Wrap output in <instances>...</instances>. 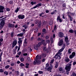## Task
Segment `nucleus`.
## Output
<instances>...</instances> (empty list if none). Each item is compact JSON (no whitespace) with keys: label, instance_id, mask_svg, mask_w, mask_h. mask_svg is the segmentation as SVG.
<instances>
[{"label":"nucleus","instance_id":"22","mask_svg":"<svg viewBox=\"0 0 76 76\" xmlns=\"http://www.w3.org/2000/svg\"><path fill=\"white\" fill-rule=\"evenodd\" d=\"M65 47H66V44H64L63 45L61 49H62L63 50L64 48H65Z\"/></svg>","mask_w":76,"mask_h":76},{"label":"nucleus","instance_id":"43","mask_svg":"<svg viewBox=\"0 0 76 76\" xmlns=\"http://www.w3.org/2000/svg\"><path fill=\"white\" fill-rule=\"evenodd\" d=\"M3 26H4L1 25V24H0V29H2V28H3Z\"/></svg>","mask_w":76,"mask_h":76},{"label":"nucleus","instance_id":"15","mask_svg":"<svg viewBox=\"0 0 76 76\" xmlns=\"http://www.w3.org/2000/svg\"><path fill=\"white\" fill-rule=\"evenodd\" d=\"M58 70L59 72H61L62 73H63L64 71L63 70V68L61 67H60L58 69Z\"/></svg>","mask_w":76,"mask_h":76},{"label":"nucleus","instance_id":"42","mask_svg":"<svg viewBox=\"0 0 76 76\" xmlns=\"http://www.w3.org/2000/svg\"><path fill=\"white\" fill-rule=\"evenodd\" d=\"M38 73L39 74H42L43 73V72L42 71H39Z\"/></svg>","mask_w":76,"mask_h":76},{"label":"nucleus","instance_id":"38","mask_svg":"<svg viewBox=\"0 0 76 76\" xmlns=\"http://www.w3.org/2000/svg\"><path fill=\"white\" fill-rule=\"evenodd\" d=\"M31 3L32 5H34V4H36V2H33V1H32L31 2Z\"/></svg>","mask_w":76,"mask_h":76},{"label":"nucleus","instance_id":"57","mask_svg":"<svg viewBox=\"0 0 76 76\" xmlns=\"http://www.w3.org/2000/svg\"><path fill=\"white\" fill-rule=\"evenodd\" d=\"M75 64H76V62L74 61L73 63V65L74 66H75Z\"/></svg>","mask_w":76,"mask_h":76},{"label":"nucleus","instance_id":"37","mask_svg":"<svg viewBox=\"0 0 76 76\" xmlns=\"http://www.w3.org/2000/svg\"><path fill=\"white\" fill-rule=\"evenodd\" d=\"M19 11V8L18 7L17 8V9L15 10V12H16V13H17L18 11Z\"/></svg>","mask_w":76,"mask_h":76},{"label":"nucleus","instance_id":"55","mask_svg":"<svg viewBox=\"0 0 76 76\" xmlns=\"http://www.w3.org/2000/svg\"><path fill=\"white\" fill-rule=\"evenodd\" d=\"M57 26H55L54 27V29L55 30H56V29H57Z\"/></svg>","mask_w":76,"mask_h":76},{"label":"nucleus","instance_id":"9","mask_svg":"<svg viewBox=\"0 0 76 76\" xmlns=\"http://www.w3.org/2000/svg\"><path fill=\"white\" fill-rule=\"evenodd\" d=\"M63 44V40H60L58 43V45H59V46H61Z\"/></svg>","mask_w":76,"mask_h":76},{"label":"nucleus","instance_id":"52","mask_svg":"<svg viewBox=\"0 0 76 76\" xmlns=\"http://www.w3.org/2000/svg\"><path fill=\"white\" fill-rule=\"evenodd\" d=\"M20 50V45H19V47L18 48L17 52H18L19 51V50Z\"/></svg>","mask_w":76,"mask_h":76},{"label":"nucleus","instance_id":"7","mask_svg":"<svg viewBox=\"0 0 76 76\" xmlns=\"http://www.w3.org/2000/svg\"><path fill=\"white\" fill-rule=\"evenodd\" d=\"M18 18L20 19H24V18H25V15H19L18 16Z\"/></svg>","mask_w":76,"mask_h":76},{"label":"nucleus","instance_id":"47","mask_svg":"<svg viewBox=\"0 0 76 76\" xmlns=\"http://www.w3.org/2000/svg\"><path fill=\"white\" fill-rule=\"evenodd\" d=\"M28 61H30V62H31V58H30V57H28Z\"/></svg>","mask_w":76,"mask_h":76},{"label":"nucleus","instance_id":"21","mask_svg":"<svg viewBox=\"0 0 76 76\" xmlns=\"http://www.w3.org/2000/svg\"><path fill=\"white\" fill-rule=\"evenodd\" d=\"M34 49L36 50H38V46L37 45L35 46Z\"/></svg>","mask_w":76,"mask_h":76},{"label":"nucleus","instance_id":"5","mask_svg":"<svg viewBox=\"0 0 76 76\" xmlns=\"http://www.w3.org/2000/svg\"><path fill=\"white\" fill-rule=\"evenodd\" d=\"M53 65H51L50 66L48 67V68H45V69L47 71H50V72H51V70H52V69H53Z\"/></svg>","mask_w":76,"mask_h":76},{"label":"nucleus","instance_id":"64","mask_svg":"<svg viewBox=\"0 0 76 76\" xmlns=\"http://www.w3.org/2000/svg\"><path fill=\"white\" fill-rule=\"evenodd\" d=\"M20 76H23V73H21Z\"/></svg>","mask_w":76,"mask_h":76},{"label":"nucleus","instance_id":"1","mask_svg":"<svg viewBox=\"0 0 76 76\" xmlns=\"http://www.w3.org/2000/svg\"><path fill=\"white\" fill-rule=\"evenodd\" d=\"M38 55L36 57V60L34 61V64L35 65V64H39L41 63V61L40 60H38Z\"/></svg>","mask_w":76,"mask_h":76},{"label":"nucleus","instance_id":"19","mask_svg":"<svg viewBox=\"0 0 76 76\" xmlns=\"http://www.w3.org/2000/svg\"><path fill=\"white\" fill-rule=\"evenodd\" d=\"M41 56L43 58L45 57H46V54L45 53H42L41 55Z\"/></svg>","mask_w":76,"mask_h":76},{"label":"nucleus","instance_id":"6","mask_svg":"<svg viewBox=\"0 0 76 76\" xmlns=\"http://www.w3.org/2000/svg\"><path fill=\"white\" fill-rule=\"evenodd\" d=\"M76 55V53L75 52H73L72 53L71 55L69 56V58H73Z\"/></svg>","mask_w":76,"mask_h":76},{"label":"nucleus","instance_id":"26","mask_svg":"<svg viewBox=\"0 0 76 76\" xmlns=\"http://www.w3.org/2000/svg\"><path fill=\"white\" fill-rule=\"evenodd\" d=\"M37 40H38V41H42V42H44V40H43V39H41L40 38H38L37 39Z\"/></svg>","mask_w":76,"mask_h":76},{"label":"nucleus","instance_id":"48","mask_svg":"<svg viewBox=\"0 0 76 76\" xmlns=\"http://www.w3.org/2000/svg\"><path fill=\"white\" fill-rule=\"evenodd\" d=\"M62 6L64 7H66V4H64Z\"/></svg>","mask_w":76,"mask_h":76},{"label":"nucleus","instance_id":"51","mask_svg":"<svg viewBox=\"0 0 76 76\" xmlns=\"http://www.w3.org/2000/svg\"><path fill=\"white\" fill-rule=\"evenodd\" d=\"M18 55L20 56V54H21V52L20 51V52H18Z\"/></svg>","mask_w":76,"mask_h":76},{"label":"nucleus","instance_id":"31","mask_svg":"<svg viewBox=\"0 0 76 76\" xmlns=\"http://www.w3.org/2000/svg\"><path fill=\"white\" fill-rule=\"evenodd\" d=\"M69 32L70 33H73V30L71 29L69 31Z\"/></svg>","mask_w":76,"mask_h":76},{"label":"nucleus","instance_id":"11","mask_svg":"<svg viewBox=\"0 0 76 76\" xmlns=\"http://www.w3.org/2000/svg\"><path fill=\"white\" fill-rule=\"evenodd\" d=\"M4 9V7L2 6H0V13L3 12V9Z\"/></svg>","mask_w":76,"mask_h":76},{"label":"nucleus","instance_id":"63","mask_svg":"<svg viewBox=\"0 0 76 76\" xmlns=\"http://www.w3.org/2000/svg\"><path fill=\"white\" fill-rule=\"evenodd\" d=\"M45 38L47 39H48V36H46L45 37Z\"/></svg>","mask_w":76,"mask_h":76},{"label":"nucleus","instance_id":"16","mask_svg":"<svg viewBox=\"0 0 76 76\" xmlns=\"http://www.w3.org/2000/svg\"><path fill=\"white\" fill-rule=\"evenodd\" d=\"M59 36L60 37H62L63 36V33L61 32H60L59 33Z\"/></svg>","mask_w":76,"mask_h":76},{"label":"nucleus","instance_id":"17","mask_svg":"<svg viewBox=\"0 0 76 76\" xmlns=\"http://www.w3.org/2000/svg\"><path fill=\"white\" fill-rule=\"evenodd\" d=\"M18 43L20 46V45L22 44V41L21 40L18 41Z\"/></svg>","mask_w":76,"mask_h":76},{"label":"nucleus","instance_id":"58","mask_svg":"<svg viewBox=\"0 0 76 76\" xmlns=\"http://www.w3.org/2000/svg\"><path fill=\"white\" fill-rule=\"evenodd\" d=\"M55 13V12L54 11H53L51 12V15H54V14Z\"/></svg>","mask_w":76,"mask_h":76},{"label":"nucleus","instance_id":"34","mask_svg":"<svg viewBox=\"0 0 76 76\" xmlns=\"http://www.w3.org/2000/svg\"><path fill=\"white\" fill-rule=\"evenodd\" d=\"M0 72L1 73H3V72H4V70H3V69H0Z\"/></svg>","mask_w":76,"mask_h":76},{"label":"nucleus","instance_id":"35","mask_svg":"<svg viewBox=\"0 0 76 76\" xmlns=\"http://www.w3.org/2000/svg\"><path fill=\"white\" fill-rule=\"evenodd\" d=\"M4 74H6V75L7 76V75H8V72L6 71H5L4 72Z\"/></svg>","mask_w":76,"mask_h":76},{"label":"nucleus","instance_id":"24","mask_svg":"<svg viewBox=\"0 0 76 76\" xmlns=\"http://www.w3.org/2000/svg\"><path fill=\"white\" fill-rule=\"evenodd\" d=\"M68 37H66L65 38V41H67L66 42L67 43V45H69V43H67V40H68Z\"/></svg>","mask_w":76,"mask_h":76},{"label":"nucleus","instance_id":"53","mask_svg":"<svg viewBox=\"0 0 76 76\" xmlns=\"http://www.w3.org/2000/svg\"><path fill=\"white\" fill-rule=\"evenodd\" d=\"M6 18V17H5L4 18H3L2 19H0V22L1 21V20H4V19H5Z\"/></svg>","mask_w":76,"mask_h":76},{"label":"nucleus","instance_id":"30","mask_svg":"<svg viewBox=\"0 0 76 76\" xmlns=\"http://www.w3.org/2000/svg\"><path fill=\"white\" fill-rule=\"evenodd\" d=\"M14 32H12L11 34V37H13V36H14Z\"/></svg>","mask_w":76,"mask_h":76},{"label":"nucleus","instance_id":"45","mask_svg":"<svg viewBox=\"0 0 76 76\" xmlns=\"http://www.w3.org/2000/svg\"><path fill=\"white\" fill-rule=\"evenodd\" d=\"M71 76H76V74L75 73H73L72 75H71Z\"/></svg>","mask_w":76,"mask_h":76},{"label":"nucleus","instance_id":"2","mask_svg":"<svg viewBox=\"0 0 76 76\" xmlns=\"http://www.w3.org/2000/svg\"><path fill=\"white\" fill-rule=\"evenodd\" d=\"M72 66V64H66L65 66V69L68 72H69L70 70V69H71V66Z\"/></svg>","mask_w":76,"mask_h":76},{"label":"nucleus","instance_id":"27","mask_svg":"<svg viewBox=\"0 0 76 76\" xmlns=\"http://www.w3.org/2000/svg\"><path fill=\"white\" fill-rule=\"evenodd\" d=\"M42 42H39V43H38V46H40V45H42Z\"/></svg>","mask_w":76,"mask_h":76},{"label":"nucleus","instance_id":"60","mask_svg":"<svg viewBox=\"0 0 76 76\" xmlns=\"http://www.w3.org/2000/svg\"><path fill=\"white\" fill-rule=\"evenodd\" d=\"M66 70V73L67 75H68L69 73V71H67V70Z\"/></svg>","mask_w":76,"mask_h":76},{"label":"nucleus","instance_id":"62","mask_svg":"<svg viewBox=\"0 0 76 76\" xmlns=\"http://www.w3.org/2000/svg\"><path fill=\"white\" fill-rule=\"evenodd\" d=\"M3 41V38H1L0 39V41H1V42H2Z\"/></svg>","mask_w":76,"mask_h":76},{"label":"nucleus","instance_id":"61","mask_svg":"<svg viewBox=\"0 0 76 76\" xmlns=\"http://www.w3.org/2000/svg\"><path fill=\"white\" fill-rule=\"evenodd\" d=\"M7 11H8V12L10 11V9L9 8L7 9Z\"/></svg>","mask_w":76,"mask_h":76},{"label":"nucleus","instance_id":"20","mask_svg":"<svg viewBox=\"0 0 76 76\" xmlns=\"http://www.w3.org/2000/svg\"><path fill=\"white\" fill-rule=\"evenodd\" d=\"M68 53L69 54L72 53V49H69L68 51Z\"/></svg>","mask_w":76,"mask_h":76},{"label":"nucleus","instance_id":"44","mask_svg":"<svg viewBox=\"0 0 76 76\" xmlns=\"http://www.w3.org/2000/svg\"><path fill=\"white\" fill-rule=\"evenodd\" d=\"M38 23V20H35V24H37Z\"/></svg>","mask_w":76,"mask_h":76},{"label":"nucleus","instance_id":"12","mask_svg":"<svg viewBox=\"0 0 76 76\" xmlns=\"http://www.w3.org/2000/svg\"><path fill=\"white\" fill-rule=\"evenodd\" d=\"M15 27V25L14 24H9L8 25V27L9 28H13V27Z\"/></svg>","mask_w":76,"mask_h":76},{"label":"nucleus","instance_id":"3","mask_svg":"<svg viewBox=\"0 0 76 76\" xmlns=\"http://www.w3.org/2000/svg\"><path fill=\"white\" fill-rule=\"evenodd\" d=\"M63 51V50L62 49H60L58 51V53H57L54 57H53V58H56V57L58 56V54L59 55H61L62 53H61V52H62Z\"/></svg>","mask_w":76,"mask_h":76},{"label":"nucleus","instance_id":"39","mask_svg":"<svg viewBox=\"0 0 76 76\" xmlns=\"http://www.w3.org/2000/svg\"><path fill=\"white\" fill-rule=\"evenodd\" d=\"M50 41L52 42H53V39L52 37H50Z\"/></svg>","mask_w":76,"mask_h":76},{"label":"nucleus","instance_id":"36","mask_svg":"<svg viewBox=\"0 0 76 76\" xmlns=\"http://www.w3.org/2000/svg\"><path fill=\"white\" fill-rule=\"evenodd\" d=\"M20 66L21 67H23V66H25V65L21 63L20 64Z\"/></svg>","mask_w":76,"mask_h":76},{"label":"nucleus","instance_id":"13","mask_svg":"<svg viewBox=\"0 0 76 76\" xmlns=\"http://www.w3.org/2000/svg\"><path fill=\"white\" fill-rule=\"evenodd\" d=\"M24 33H20L19 34L17 35V37H23V35H24Z\"/></svg>","mask_w":76,"mask_h":76},{"label":"nucleus","instance_id":"56","mask_svg":"<svg viewBox=\"0 0 76 76\" xmlns=\"http://www.w3.org/2000/svg\"><path fill=\"white\" fill-rule=\"evenodd\" d=\"M54 59H53L52 60H51V61L50 62V63L52 64L54 62Z\"/></svg>","mask_w":76,"mask_h":76},{"label":"nucleus","instance_id":"49","mask_svg":"<svg viewBox=\"0 0 76 76\" xmlns=\"http://www.w3.org/2000/svg\"><path fill=\"white\" fill-rule=\"evenodd\" d=\"M49 66V64L48 63H47L46 64V68H47V67H48Z\"/></svg>","mask_w":76,"mask_h":76},{"label":"nucleus","instance_id":"40","mask_svg":"<svg viewBox=\"0 0 76 76\" xmlns=\"http://www.w3.org/2000/svg\"><path fill=\"white\" fill-rule=\"evenodd\" d=\"M16 50H15V49H14L13 50V52L14 53V54H15L16 53Z\"/></svg>","mask_w":76,"mask_h":76},{"label":"nucleus","instance_id":"59","mask_svg":"<svg viewBox=\"0 0 76 76\" xmlns=\"http://www.w3.org/2000/svg\"><path fill=\"white\" fill-rule=\"evenodd\" d=\"M26 66H28L29 65V63H26Z\"/></svg>","mask_w":76,"mask_h":76},{"label":"nucleus","instance_id":"32","mask_svg":"<svg viewBox=\"0 0 76 76\" xmlns=\"http://www.w3.org/2000/svg\"><path fill=\"white\" fill-rule=\"evenodd\" d=\"M47 47H44L43 48V50L45 51H47Z\"/></svg>","mask_w":76,"mask_h":76},{"label":"nucleus","instance_id":"10","mask_svg":"<svg viewBox=\"0 0 76 76\" xmlns=\"http://www.w3.org/2000/svg\"><path fill=\"white\" fill-rule=\"evenodd\" d=\"M57 22H62V20H61V19L60 18V15H59L58 16V17L57 18Z\"/></svg>","mask_w":76,"mask_h":76},{"label":"nucleus","instance_id":"50","mask_svg":"<svg viewBox=\"0 0 76 76\" xmlns=\"http://www.w3.org/2000/svg\"><path fill=\"white\" fill-rule=\"evenodd\" d=\"M15 65V63H12L11 64V65L12 66H13Z\"/></svg>","mask_w":76,"mask_h":76},{"label":"nucleus","instance_id":"29","mask_svg":"<svg viewBox=\"0 0 76 76\" xmlns=\"http://www.w3.org/2000/svg\"><path fill=\"white\" fill-rule=\"evenodd\" d=\"M15 72L16 73V75H17V76L19 75V72L18 71H15Z\"/></svg>","mask_w":76,"mask_h":76},{"label":"nucleus","instance_id":"33","mask_svg":"<svg viewBox=\"0 0 76 76\" xmlns=\"http://www.w3.org/2000/svg\"><path fill=\"white\" fill-rule=\"evenodd\" d=\"M9 67H10V66H9V65H7L5 66V69H8Z\"/></svg>","mask_w":76,"mask_h":76},{"label":"nucleus","instance_id":"54","mask_svg":"<svg viewBox=\"0 0 76 76\" xmlns=\"http://www.w3.org/2000/svg\"><path fill=\"white\" fill-rule=\"evenodd\" d=\"M28 55V53H25L23 54V56H27Z\"/></svg>","mask_w":76,"mask_h":76},{"label":"nucleus","instance_id":"46","mask_svg":"<svg viewBox=\"0 0 76 76\" xmlns=\"http://www.w3.org/2000/svg\"><path fill=\"white\" fill-rule=\"evenodd\" d=\"M20 61H24V58H21Z\"/></svg>","mask_w":76,"mask_h":76},{"label":"nucleus","instance_id":"18","mask_svg":"<svg viewBox=\"0 0 76 76\" xmlns=\"http://www.w3.org/2000/svg\"><path fill=\"white\" fill-rule=\"evenodd\" d=\"M60 56L61 55H59V54H58L57 57H56V58H57L58 60H60V58H61V57H60Z\"/></svg>","mask_w":76,"mask_h":76},{"label":"nucleus","instance_id":"25","mask_svg":"<svg viewBox=\"0 0 76 76\" xmlns=\"http://www.w3.org/2000/svg\"><path fill=\"white\" fill-rule=\"evenodd\" d=\"M68 17H69L70 19V21H72V19H73V18L71 17V16H70V15H68Z\"/></svg>","mask_w":76,"mask_h":76},{"label":"nucleus","instance_id":"8","mask_svg":"<svg viewBox=\"0 0 76 76\" xmlns=\"http://www.w3.org/2000/svg\"><path fill=\"white\" fill-rule=\"evenodd\" d=\"M6 19H4L1 21L0 25H2L3 26H4V24L5 23V20H6Z\"/></svg>","mask_w":76,"mask_h":76},{"label":"nucleus","instance_id":"4","mask_svg":"<svg viewBox=\"0 0 76 76\" xmlns=\"http://www.w3.org/2000/svg\"><path fill=\"white\" fill-rule=\"evenodd\" d=\"M16 44H17V40H15L13 42L11 48L12 49H13L15 47V46L16 45Z\"/></svg>","mask_w":76,"mask_h":76},{"label":"nucleus","instance_id":"14","mask_svg":"<svg viewBox=\"0 0 76 76\" xmlns=\"http://www.w3.org/2000/svg\"><path fill=\"white\" fill-rule=\"evenodd\" d=\"M41 4H37V5L35 6V7H33V9H35V8H37V7H39V6H41Z\"/></svg>","mask_w":76,"mask_h":76},{"label":"nucleus","instance_id":"28","mask_svg":"<svg viewBox=\"0 0 76 76\" xmlns=\"http://www.w3.org/2000/svg\"><path fill=\"white\" fill-rule=\"evenodd\" d=\"M42 56H41V55H39V56H38V59H39V60H41V58H42Z\"/></svg>","mask_w":76,"mask_h":76},{"label":"nucleus","instance_id":"41","mask_svg":"<svg viewBox=\"0 0 76 76\" xmlns=\"http://www.w3.org/2000/svg\"><path fill=\"white\" fill-rule=\"evenodd\" d=\"M58 64H56L55 66V67L56 68V69H57L58 66Z\"/></svg>","mask_w":76,"mask_h":76},{"label":"nucleus","instance_id":"23","mask_svg":"<svg viewBox=\"0 0 76 76\" xmlns=\"http://www.w3.org/2000/svg\"><path fill=\"white\" fill-rule=\"evenodd\" d=\"M70 61V59L68 58H65V61L66 62H68Z\"/></svg>","mask_w":76,"mask_h":76}]
</instances>
